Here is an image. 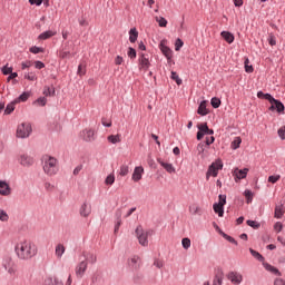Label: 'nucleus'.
Instances as JSON below:
<instances>
[{
	"mask_svg": "<svg viewBox=\"0 0 285 285\" xmlns=\"http://www.w3.org/2000/svg\"><path fill=\"white\" fill-rule=\"evenodd\" d=\"M128 173H130V167H128V165H121L118 170V175H120V177H126Z\"/></svg>",
	"mask_w": 285,
	"mask_h": 285,
	"instance_id": "473e14b6",
	"label": "nucleus"
},
{
	"mask_svg": "<svg viewBox=\"0 0 285 285\" xmlns=\"http://www.w3.org/2000/svg\"><path fill=\"white\" fill-rule=\"evenodd\" d=\"M128 266H130L134 271H138L140 264H141V258L139 256H132L128 258Z\"/></svg>",
	"mask_w": 285,
	"mask_h": 285,
	"instance_id": "6ab92c4d",
	"label": "nucleus"
},
{
	"mask_svg": "<svg viewBox=\"0 0 285 285\" xmlns=\"http://www.w3.org/2000/svg\"><path fill=\"white\" fill-rule=\"evenodd\" d=\"M213 209L216 213V215H218V217H224V205L215 203Z\"/></svg>",
	"mask_w": 285,
	"mask_h": 285,
	"instance_id": "c756f323",
	"label": "nucleus"
},
{
	"mask_svg": "<svg viewBox=\"0 0 285 285\" xmlns=\"http://www.w3.org/2000/svg\"><path fill=\"white\" fill-rule=\"evenodd\" d=\"M43 95H45L46 97H55V88L47 87V88L43 90Z\"/></svg>",
	"mask_w": 285,
	"mask_h": 285,
	"instance_id": "3c124183",
	"label": "nucleus"
},
{
	"mask_svg": "<svg viewBox=\"0 0 285 285\" xmlns=\"http://www.w3.org/2000/svg\"><path fill=\"white\" fill-rule=\"evenodd\" d=\"M30 6H41L43 3L45 8L50 7V0H29Z\"/></svg>",
	"mask_w": 285,
	"mask_h": 285,
	"instance_id": "c85d7f7f",
	"label": "nucleus"
},
{
	"mask_svg": "<svg viewBox=\"0 0 285 285\" xmlns=\"http://www.w3.org/2000/svg\"><path fill=\"white\" fill-rule=\"evenodd\" d=\"M156 21L159 28H166V26H168V20H166L164 17H156Z\"/></svg>",
	"mask_w": 285,
	"mask_h": 285,
	"instance_id": "c9c22d12",
	"label": "nucleus"
},
{
	"mask_svg": "<svg viewBox=\"0 0 285 285\" xmlns=\"http://www.w3.org/2000/svg\"><path fill=\"white\" fill-rule=\"evenodd\" d=\"M10 219V216H8V213L3 209H0V222H8Z\"/></svg>",
	"mask_w": 285,
	"mask_h": 285,
	"instance_id": "603ef678",
	"label": "nucleus"
},
{
	"mask_svg": "<svg viewBox=\"0 0 285 285\" xmlns=\"http://www.w3.org/2000/svg\"><path fill=\"white\" fill-rule=\"evenodd\" d=\"M274 217L276 219H282V217H284V205H276L275 206Z\"/></svg>",
	"mask_w": 285,
	"mask_h": 285,
	"instance_id": "4be33fe9",
	"label": "nucleus"
},
{
	"mask_svg": "<svg viewBox=\"0 0 285 285\" xmlns=\"http://www.w3.org/2000/svg\"><path fill=\"white\" fill-rule=\"evenodd\" d=\"M274 285H285V281L283 278H276Z\"/></svg>",
	"mask_w": 285,
	"mask_h": 285,
	"instance_id": "774afa93",
	"label": "nucleus"
},
{
	"mask_svg": "<svg viewBox=\"0 0 285 285\" xmlns=\"http://www.w3.org/2000/svg\"><path fill=\"white\" fill-rule=\"evenodd\" d=\"M105 184L107 186H112V184H115V174L108 175L105 179Z\"/></svg>",
	"mask_w": 285,
	"mask_h": 285,
	"instance_id": "c03bdc74",
	"label": "nucleus"
},
{
	"mask_svg": "<svg viewBox=\"0 0 285 285\" xmlns=\"http://www.w3.org/2000/svg\"><path fill=\"white\" fill-rule=\"evenodd\" d=\"M14 112V102L8 104L4 109V115H12Z\"/></svg>",
	"mask_w": 285,
	"mask_h": 285,
	"instance_id": "79ce46f5",
	"label": "nucleus"
},
{
	"mask_svg": "<svg viewBox=\"0 0 285 285\" xmlns=\"http://www.w3.org/2000/svg\"><path fill=\"white\" fill-rule=\"evenodd\" d=\"M181 246L185 250H188V248H190V238H188V237L183 238Z\"/></svg>",
	"mask_w": 285,
	"mask_h": 285,
	"instance_id": "de8ad7c7",
	"label": "nucleus"
},
{
	"mask_svg": "<svg viewBox=\"0 0 285 285\" xmlns=\"http://www.w3.org/2000/svg\"><path fill=\"white\" fill-rule=\"evenodd\" d=\"M138 63H139V70H144V72H148V68H150V60L145 53H140Z\"/></svg>",
	"mask_w": 285,
	"mask_h": 285,
	"instance_id": "1a4fd4ad",
	"label": "nucleus"
},
{
	"mask_svg": "<svg viewBox=\"0 0 285 285\" xmlns=\"http://www.w3.org/2000/svg\"><path fill=\"white\" fill-rule=\"evenodd\" d=\"M240 145H242V138L236 137L232 142L233 150H237V148H239Z\"/></svg>",
	"mask_w": 285,
	"mask_h": 285,
	"instance_id": "ea45409f",
	"label": "nucleus"
},
{
	"mask_svg": "<svg viewBox=\"0 0 285 285\" xmlns=\"http://www.w3.org/2000/svg\"><path fill=\"white\" fill-rule=\"evenodd\" d=\"M55 253L56 257H58V259H61V257H63V253H66V246H63V244H58L56 246Z\"/></svg>",
	"mask_w": 285,
	"mask_h": 285,
	"instance_id": "393cba45",
	"label": "nucleus"
},
{
	"mask_svg": "<svg viewBox=\"0 0 285 285\" xmlns=\"http://www.w3.org/2000/svg\"><path fill=\"white\" fill-rule=\"evenodd\" d=\"M76 277L80 278L86 275V271H88V262L87 261H81L77 266H76Z\"/></svg>",
	"mask_w": 285,
	"mask_h": 285,
	"instance_id": "9d476101",
	"label": "nucleus"
},
{
	"mask_svg": "<svg viewBox=\"0 0 285 285\" xmlns=\"http://www.w3.org/2000/svg\"><path fill=\"white\" fill-rule=\"evenodd\" d=\"M77 75H79V77H83V75H86V63L81 62L78 66Z\"/></svg>",
	"mask_w": 285,
	"mask_h": 285,
	"instance_id": "37998d69",
	"label": "nucleus"
},
{
	"mask_svg": "<svg viewBox=\"0 0 285 285\" xmlns=\"http://www.w3.org/2000/svg\"><path fill=\"white\" fill-rule=\"evenodd\" d=\"M279 179H282V176H279V175L268 177L269 184H277V181H279Z\"/></svg>",
	"mask_w": 285,
	"mask_h": 285,
	"instance_id": "5fc2aeb1",
	"label": "nucleus"
},
{
	"mask_svg": "<svg viewBox=\"0 0 285 285\" xmlns=\"http://www.w3.org/2000/svg\"><path fill=\"white\" fill-rule=\"evenodd\" d=\"M107 141L109 144H121V134H117V135H109L107 137Z\"/></svg>",
	"mask_w": 285,
	"mask_h": 285,
	"instance_id": "b1692460",
	"label": "nucleus"
},
{
	"mask_svg": "<svg viewBox=\"0 0 285 285\" xmlns=\"http://www.w3.org/2000/svg\"><path fill=\"white\" fill-rule=\"evenodd\" d=\"M269 104H272V106L269 107V110H276L277 112H284V104L282 101L274 98V100H269Z\"/></svg>",
	"mask_w": 285,
	"mask_h": 285,
	"instance_id": "dca6fc26",
	"label": "nucleus"
},
{
	"mask_svg": "<svg viewBox=\"0 0 285 285\" xmlns=\"http://www.w3.org/2000/svg\"><path fill=\"white\" fill-rule=\"evenodd\" d=\"M247 226H250V228H259V223L255 220H247Z\"/></svg>",
	"mask_w": 285,
	"mask_h": 285,
	"instance_id": "680f3d73",
	"label": "nucleus"
},
{
	"mask_svg": "<svg viewBox=\"0 0 285 285\" xmlns=\"http://www.w3.org/2000/svg\"><path fill=\"white\" fill-rule=\"evenodd\" d=\"M135 233L138 239V244H140V246H144L145 248L148 247V237L153 235V230L150 229L146 230L141 225H139L136 227Z\"/></svg>",
	"mask_w": 285,
	"mask_h": 285,
	"instance_id": "7ed1b4c3",
	"label": "nucleus"
},
{
	"mask_svg": "<svg viewBox=\"0 0 285 285\" xmlns=\"http://www.w3.org/2000/svg\"><path fill=\"white\" fill-rule=\"evenodd\" d=\"M29 51H30L32 55H39V52H43V48L33 46V47H31V48L29 49Z\"/></svg>",
	"mask_w": 285,
	"mask_h": 285,
	"instance_id": "864d4df0",
	"label": "nucleus"
},
{
	"mask_svg": "<svg viewBox=\"0 0 285 285\" xmlns=\"http://www.w3.org/2000/svg\"><path fill=\"white\" fill-rule=\"evenodd\" d=\"M197 114L200 115L202 117H206V115H208V109L206 108V101L200 102V105L198 106Z\"/></svg>",
	"mask_w": 285,
	"mask_h": 285,
	"instance_id": "bb28decb",
	"label": "nucleus"
},
{
	"mask_svg": "<svg viewBox=\"0 0 285 285\" xmlns=\"http://www.w3.org/2000/svg\"><path fill=\"white\" fill-rule=\"evenodd\" d=\"M224 168V163L222 159H216L214 163H212V166L208 167V170L206 173V179L209 180L210 177H217L219 175V170Z\"/></svg>",
	"mask_w": 285,
	"mask_h": 285,
	"instance_id": "20e7f679",
	"label": "nucleus"
},
{
	"mask_svg": "<svg viewBox=\"0 0 285 285\" xmlns=\"http://www.w3.org/2000/svg\"><path fill=\"white\" fill-rule=\"evenodd\" d=\"M139 37V31H137V28H131L129 30V41L130 43H135Z\"/></svg>",
	"mask_w": 285,
	"mask_h": 285,
	"instance_id": "a878e982",
	"label": "nucleus"
},
{
	"mask_svg": "<svg viewBox=\"0 0 285 285\" xmlns=\"http://www.w3.org/2000/svg\"><path fill=\"white\" fill-rule=\"evenodd\" d=\"M90 213H92V205L83 203L80 207L81 217H90Z\"/></svg>",
	"mask_w": 285,
	"mask_h": 285,
	"instance_id": "f3484780",
	"label": "nucleus"
},
{
	"mask_svg": "<svg viewBox=\"0 0 285 285\" xmlns=\"http://www.w3.org/2000/svg\"><path fill=\"white\" fill-rule=\"evenodd\" d=\"M189 210L193 215H199V212L202 210L198 206L189 207Z\"/></svg>",
	"mask_w": 285,
	"mask_h": 285,
	"instance_id": "e2e57ef3",
	"label": "nucleus"
},
{
	"mask_svg": "<svg viewBox=\"0 0 285 285\" xmlns=\"http://www.w3.org/2000/svg\"><path fill=\"white\" fill-rule=\"evenodd\" d=\"M220 37H223V39H225L228 43H233V41H235V36H233V33L229 31L220 32Z\"/></svg>",
	"mask_w": 285,
	"mask_h": 285,
	"instance_id": "cd10ccee",
	"label": "nucleus"
},
{
	"mask_svg": "<svg viewBox=\"0 0 285 285\" xmlns=\"http://www.w3.org/2000/svg\"><path fill=\"white\" fill-rule=\"evenodd\" d=\"M57 35V31L48 30L39 35L38 39L41 41H46V39H50L51 37H55Z\"/></svg>",
	"mask_w": 285,
	"mask_h": 285,
	"instance_id": "5701e85b",
	"label": "nucleus"
},
{
	"mask_svg": "<svg viewBox=\"0 0 285 285\" xmlns=\"http://www.w3.org/2000/svg\"><path fill=\"white\" fill-rule=\"evenodd\" d=\"M18 161L20 166L30 167L35 164V158L29 156L28 154H20L18 156Z\"/></svg>",
	"mask_w": 285,
	"mask_h": 285,
	"instance_id": "0eeeda50",
	"label": "nucleus"
},
{
	"mask_svg": "<svg viewBox=\"0 0 285 285\" xmlns=\"http://www.w3.org/2000/svg\"><path fill=\"white\" fill-rule=\"evenodd\" d=\"M278 137L284 140L285 139V126L278 129Z\"/></svg>",
	"mask_w": 285,
	"mask_h": 285,
	"instance_id": "0e129e2a",
	"label": "nucleus"
},
{
	"mask_svg": "<svg viewBox=\"0 0 285 285\" xmlns=\"http://www.w3.org/2000/svg\"><path fill=\"white\" fill-rule=\"evenodd\" d=\"M258 99H266V101H275V98L271 94H264V91L257 92Z\"/></svg>",
	"mask_w": 285,
	"mask_h": 285,
	"instance_id": "7c9ffc66",
	"label": "nucleus"
},
{
	"mask_svg": "<svg viewBox=\"0 0 285 285\" xmlns=\"http://www.w3.org/2000/svg\"><path fill=\"white\" fill-rule=\"evenodd\" d=\"M159 48L163 55L166 57V59L170 61V59H173V50L168 48V46H166L164 41L159 43Z\"/></svg>",
	"mask_w": 285,
	"mask_h": 285,
	"instance_id": "2eb2a0df",
	"label": "nucleus"
},
{
	"mask_svg": "<svg viewBox=\"0 0 285 285\" xmlns=\"http://www.w3.org/2000/svg\"><path fill=\"white\" fill-rule=\"evenodd\" d=\"M42 168L46 175L55 177L59 173V160L52 156L45 155L42 156Z\"/></svg>",
	"mask_w": 285,
	"mask_h": 285,
	"instance_id": "f03ea898",
	"label": "nucleus"
},
{
	"mask_svg": "<svg viewBox=\"0 0 285 285\" xmlns=\"http://www.w3.org/2000/svg\"><path fill=\"white\" fill-rule=\"evenodd\" d=\"M28 99H30V91H24V92H22L18 98H17V104H19V102H26V101H28Z\"/></svg>",
	"mask_w": 285,
	"mask_h": 285,
	"instance_id": "2f4dec72",
	"label": "nucleus"
},
{
	"mask_svg": "<svg viewBox=\"0 0 285 285\" xmlns=\"http://www.w3.org/2000/svg\"><path fill=\"white\" fill-rule=\"evenodd\" d=\"M31 134H32V126H30V124L28 122L20 124L16 132L19 139H28V137H30Z\"/></svg>",
	"mask_w": 285,
	"mask_h": 285,
	"instance_id": "39448f33",
	"label": "nucleus"
},
{
	"mask_svg": "<svg viewBox=\"0 0 285 285\" xmlns=\"http://www.w3.org/2000/svg\"><path fill=\"white\" fill-rule=\"evenodd\" d=\"M244 196L246 198L247 204H252L253 203V191L250 189H246L244 191Z\"/></svg>",
	"mask_w": 285,
	"mask_h": 285,
	"instance_id": "4c0bfd02",
	"label": "nucleus"
},
{
	"mask_svg": "<svg viewBox=\"0 0 285 285\" xmlns=\"http://www.w3.org/2000/svg\"><path fill=\"white\" fill-rule=\"evenodd\" d=\"M210 105L213 108H219L222 106V100L217 97L212 98Z\"/></svg>",
	"mask_w": 285,
	"mask_h": 285,
	"instance_id": "a18cd8bd",
	"label": "nucleus"
},
{
	"mask_svg": "<svg viewBox=\"0 0 285 285\" xmlns=\"http://www.w3.org/2000/svg\"><path fill=\"white\" fill-rule=\"evenodd\" d=\"M127 56L129 59H137V50H135L132 47H129Z\"/></svg>",
	"mask_w": 285,
	"mask_h": 285,
	"instance_id": "49530a36",
	"label": "nucleus"
},
{
	"mask_svg": "<svg viewBox=\"0 0 285 285\" xmlns=\"http://www.w3.org/2000/svg\"><path fill=\"white\" fill-rule=\"evenodd\" d=\"M85 261L89 262V264H95L97 262V256L95 254H89Z\"/></svg>",
	"mask_w": 285,
	"mask_h": 285,
	"instance_id": "6e6d98bb",
	"label": "nucleus"
},
{
	"mask_svg": "<svg viewBox=\"0 0 285 285\" xmlns=\"http://www.w3.org/2000/svg\"><path fill=\"white\" fill-rule=\"evenodd\" d=\"M198 130H202L204 135H215V131L208 128V124L206 122L198 125Z\"/></svg>",
	"mask_w": 285,
	"mask_h": 285,
	"instance_id": "aec40b11",
	"label": "nucleus"
},
{
	"mask_svg": "<svg viewBox=\"0 0 285 285\" xmlns=\"http://www.w3.org/2000/svg\"><path fill=\"white\" fill-rule=\"evenodd\" d=\"M283 229H284V225L282 224V222L275 223V225H274V230H275L276 233H282Z\"/></svg>",
	"mask_w": 285,
	"mask_h": 285,
	"instance_id": "4d7b16f0",
	"label": "nucleus"
},
{
	"mask_svg": "<svg viewBox=\"0 0 285 285\" xmlns=\"http://www.w3.org/2000/svg\"><path fill=\"white\" fill-rule=\"evenodd\" d=\"M157 163L166 170V173H169V175L176 173L175 166H173V164L166 163L161 158H157Z\"/></svg>",
	"mask_w": 285,
	"mask_h": 285,
	"instance_id": "ddd939ff",
	"label": "nucleus"
},
{
	"mask_svg": "<svg viewBox=\"0 0 285 285\" xmlns=\"http://www.w3.org/2000/svg\"><path fill=\"white\" fill-rule=\"evenodd\" d=\"M45 284L46 285H63V282H61L59 278L55 277L53 279L52 278H47L45 281Z\"/></svg>",
	"mask_w": 285,
	"mask_h": 285,
	"instance_id": "72a5a7b5",
	"label": "nucleus"
},
{
	"mask_svg": "<svg viewBox=\"0 0 285 285\" xmlns=\"http://www.w3.org/2000/svg\"><path fill=\"white\" fill-rule=\"evenodd\" d=\"M36 70H43L46 68V63L41 62L40 60H37L33 62Z\"/></svg>",
	"mask_w": 285,
	"mask_h": 285,
	"instance_id": "13d9d810",
	"label": "nucleus"
},
{
	"mask_svg": "<svg viewBox=\"0 0 285 285\" xmlns=\"http://www.w3.org/2000/svg\"><path fill=\"white\" fill-rule=\"evenodd\" d=\"M218 199H219L218 205L226 206V195H219Z\"/></svg>",
	"mask_w": 285,
	"mask_h": 285,
	"instance_id": "338daca9",
	"label": "nucleus"
},
{
	"mask_svg": "<svg viewBox=\"0 0 285 285\" xmlns=\"http://www.w3.org/2000/svg\"><path fill=\"white\" fill-rule=\"evenodd\" d=\"M0 195L2 197H10L12 195V188L6 180H0Z\"/></svg>",
	"mask_w": 285,
	"mask_h": 285,
	"instance_id": "9b49d317",
	"label": "nucleus"
},
{
	"mask_svg": "<svg viewBox=\"0 0 285 285\" xmlns=\"http://www.w3.org/2000/svg\"><path fill=\"white\" fill-rule=\"evenodd\" d=\"M233 175H234L236 181H237V179L238 180L246 179V177L248 175V168H244V169L236 168V169H234Z\"/></svg>",
	"mask_w": 285,
	"mask_h": 285,
	"instance_id": "4468645a",
	"label": "nucleus"
},
{
	"mask_svg": "<svg viewBox=\"0 0 285 285\" xmlns=\"http://www.w3.org/2000/svg\"><path fill=\"white\" fill-rule=\"evenodd\" d=\"M39 252L37 244L30 239H20L14 244V253L18 259L28 262Z\"/></svg>",
	"mask_w": 285,
	"mask_h": 285,
	"instance_id": "f257e3e1",
	"label": "nucleus"
},
{
	"mask_svg": "<svg viewBox=\"0 0 285 285\" xmlns=\"http://www.w3.org/2000/svg\"><path fill=\"white\" fill-rule=\"evenodd\" d=\"M220 235L224 237V239H227V242H229L230 244H235V246H237V240H235L233 236H228V234L224 232H220Z\"/></svg>",
	"mask_w": 285,
	"mask_h": 285,
	"instance_id": "a19ab883",
	"label": "nucleus"
},
{
	"mask_svg": "<svg viewBox=\"0 0 285 285\" xmlns=\"http://www.w3.org/2000/svg\"><path fill=\"white\" fill-rule=\"evenodd\" d=\"M227 279L234 285H239L244 282V276L239 272H229L227 274Z\"/></svg>",
	"mask_w": 285,
	"mask_h": 285,
	"instance_id": "6e6552de",
	"label": "nucleus"
},
{
	"mask_svg": "<svg viewBox=\"0 0 285 285\" xmlns=\"http://www.w3.org/2000/svg\"><path fill=\"white\" fill-rule=\"evenodd\" d=\"M170 78L173 79V81H176L177 86H181V78H179V75H177L176 71H171Z\"/></svg>",
	"mask_w": 285,
	"mask_h": 285,
	"instance_id": "58836bf2",
	"label": "nucleus"
},
{
	"mask_svg": "<svg viewBox=\"0 0 285 285\" xmlns=\"http://www.w3.org/2000/svg\"><path fill=\"white\" fill-rule=\"evenodd\" d=\"M249 253H250V255H253L255 257V259H257L258 262H263V264H265L264 263V256L262 254H259V252L250 248Z\"/></svg>",
	"mask_w": 285,
	"mask_h": 285,
	"instance_id": "f704fd0d",
	"label": "nucleus"
},
{
	"mask_svg": "<svg viewBox=\"0 0 285 285\" xmlns=\"http://www.w3.org/2000/svg\"><path fill=\"white\" fill-rule=\"evenodd\" d=\"M12 67L4 66L2 67V75H11Z\"/></svg>",
	"mask_w": 285,
	"mask_h": 285,
	"instance_id": "69168bd1",
	"label": "nucleus"
},
{
	"mask_svg": "<svg viewBox=\"0 0 285 285\" xmlns=\"http://www.w3.org/2000/svg\"><path fill=\"white\" fill-rule=\"evenodd\" d=\"M245 72H248V73H250V72H254V68H253V66L252 65H248V63H250V61L248 60V58L247 59H245Z\"/></svg>",
	"mask_w": 285,
	"mask_h": 285,
	"instance_id": "09e8293b",
	"label": "nucleus"
},
{
	"mask_svg": "<svg viewBox=\"0 0 285 285\" xmlns=\"http://www.w3.org/2000/svg\"><path fill=\"white\" fill-rule=\"evenodd\" d=\"M24 79L28 81H37V73L35 71H29L24 73Z\"/></svg>",
	"mask_w": 285,
	"mask_h": 285,
	"instance_id": "e433bc0d",
	"label": "nucleus"
},
{
	"mask_svg": "<svg viewBox=\"0 0 285 285\" xmlns=\"http://www.w3.org/2000/svg\"><path fill=\"white\" fill-rule=\"evenodd\" d=\"M2 266L4 267V271H7V273H9V275H16L17 264H14L12 256H4L2 258Z\"/></svg>",
	"mask_w": 285,
	"mask_h": 285,
	"instance_id": "423d86ee",
	"label": "nucleus"
},
{
	"mask_svg": "<svg viewBox=\"0 0 285 285\" xmlns=\"http://www.w3.org/2000/svg\"><path fill=\"white\" fill-rule=\"evenodd\" d=\"M80 137L83 141H95V130L94 129H85L80 131Z\"/></svg>",
	"mask_w": 285,
	"mask_h": 285,
	"instance_id": "f8f14e48",
	"label": "nucleus"
},
{
	"mask_svg": "<svg viewBox=\"0 0 285 285\" xmlns=\"http://www.w3.org/2000/svg\"><path fill=\"white\" fill-rule=\"evenodd\" d=\"M31 66H32V61H30V60L21 62L22 70H26L27 68H31Z\"/></svg>",
	"mask_w": 285,
	"mask_h": 285,
	"instance_id": "bf43d9fd",
	"label": "nucleus"
},
{
	"mask_svg": "<svg viewBox=\"0 0 285 285\" xmlns=\"http://www.w3.org/2000/svg\"><path fill=\"white\" fill-rule=\"evenodd\" d=\"M263 266H264L265 271H268L269 273H274V275L282 276V272H279V269H277L275 266H273L268 263H263Z\"/></svg>",
	"mask_w": 285,
	"mask_h": 285,
	"instance_id": "412c9836",
	"label": "nucleus"
},
{
	"mask_svg": "<svg viewBox=\"0 0 285 285\" xmlns=\"http://www.w3.org/2000/svg\"><path fill=\"white\" fill-rule=\"evenodd\" d=\"M141 177H144V167H135L131 176L132 181H141Z\"/></svg>",
	"mask_w": 285,
	"mask_h": 285,
	"instance_id": "a211bd4d",
	"label": "nucleus"
},
{
	"mask_svg": "<svg viewBox=\"0 0 285 285\" xmlns=\"http://www.w3.org/2000/svg\"><path fill=\"white\" fill-rule=\"evenodd\" d=\"M36 104H39V106H46V104H48V99H46V97H40L36 100Z\"/></svg>",
	"mask_w": 285,
	"mask_h": 285,
	"instance_id": "052dcab7",
	"label": "nucleus"
},
{
	"mask_svg": "<svg viewBox=\"0 0 285 285\" xmlns=\"http://www.w3.org/2000/svg\"><path fill=\"white\" fill-rule=\"evenodd\" d=\"M184 48V41L181 39H177L175 42V50L176 52H179Z\"/></svg>",
	"mask_w": 285,
	"mask_h": 285,
	"instance_id": "8fccbe9b",
	"label": "nucleus"
}]
</instances>
